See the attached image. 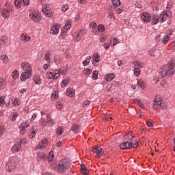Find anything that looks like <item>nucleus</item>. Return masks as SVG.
Instances as JSON below:
<instances>
[{
  "label": "nucleus",
  "mask_w": 175,
  "mask_h": 175,
  "mask_svg": "<svg viewBox=\"0 0 175 175\" xmlns=\"http://www.w3.org/2000/svg\"><path fill=\"white\" fill-rule=\"evenodd\" d=\"M175 62L170 61L169 64L165 66L163 69L159 72L160 77H172L175 74Z\"/></svg>",
  "instance_id": "1"
},
{
  "label": "nucleus",
  "mask_w": 175,
  "mask_h": 175,
  "mask_svg": "<svg viewBox=\"0 0 175 175\" xmlns=\"http://www.w3.org/2000/svg\"><path fill=\"white\" fill-rule=\"evenodd\" d=\"M21 68L23 72L21 75V81H27L28 79H31L32 76V66L28 62H23L21 64Z\"/></svg>",
  "instance_id": "2"
},
{
  "label": "nucleus",
  "mask_w": 175,
  "mask_h": 175,
  "mask_svg": "<svg viewBox=\"0 0 175 175\" xmlns=\"http://www.w3.org/2000/svg\"><path fill=\"white\" fill-rule=\"evenodd\" d=\"M172 17V14L168 12L167 14L161 13L160 15L153 14L152 16V24L157 25L158 23H165L167 20H169Z\"/></svg>",
  "instance_id": "3"
},
{
  "label": "nucleus",
  "mask_w": 175,
  "mask_h": 175,
  "mask_svg": "<svg viewBox=\"0 0 175 175\" xmlns=\"http://www.w3.org/2000/svg\"><path fill=\"white\" fill-rule=\"evenodd\" d=\"M69 167H70V161L67 159H63L59 163L57 172L59 173H64V172H66Z\"/></svg>",
  "instance_id": "4"
},
{
  "label": "nucleus",
  "mask_w": 175,
  "mask_h": 175,
  "mask_svg": "<svg viewBox=\"0 0 175 175\" xmlns=\"http://www.w3.org/2000/svg\"><path fill=\"white\" fill-rule=\"evenodd\" d=\"M29 16V18H31L32 21H34V23H40L42 21V16L39 11H31Z\"/></svg>",
  "instance_id": "5"
},
{
  "label": "nucleus",
  "mask_w": 175,
  "mask_h": 175,
  "mask_svg": "<svg viewBox=\"0 0 175 175\" xmlns=\"http://www.w3.org/2000/svg\"><path fill=\"white\" fill-rule=\"evenodd\" d=\"M27 143V139L25 138L19 139L16 144H15L12 148V151L14 154H16V152H18L21 150V145L25 144Z\"/></svg>",
  "instance_id": "6"
},
{
  "label": "nucleus",
  "mask_w": 175,
  "mask_h": 175,
  "mask_svg": "<svg viewBox=\"0 0 175 175\" xmlns=\"http://www.w3.org/2000/svg\"><path fill=\"white\" fill-rule=\"evenodd\" d=\"M5 169L8 172H13L16 169V160L13 158H10L5 165Z\"/></svg>",
  "instance_id": "7"
},
{
  "label": "nucleus",
  "mask_w": 175,
  "mask_h": 175,
  "mask_svg": "<svg viewBox=\"0 0 175 175\" xmlns=\"http://www.w3.org/2000/svg\"><path fill=\"white\" fill-rule=\"evenodd\" d=\"M13 10H14V7H13V5H10L8 7L7 9L3 10L1 15L3 18H9V17H10V14L12 13Z\"/></svg>",
  "instance_id": "8"
},
{
  "label": "nucleus",
  "mask_w": 175,
  "mask_h": 175,
  "mask_svg": "<svg viewBox=\"0 0 175 175\" xmlns=\"http://www.w3.org/2000/svg\"><path fill=\"white\" fill-rule=\"evenodd\" d=\"M132 136V133H128V134H126V135H124V139H129V143H130L131 146V148H135V147H137V146H139V142H137V141L134 140L133 139V137ZM131 137V138H130Z\"/></svg>",
  "instance_id": "9"
},
{
  "label": "nucleus",
  "mask_w": 175,
  "mask_h": 175,
  "mask_svg": "<svg viewBox=\"0 0 175 175\" xmlns=\"http://www.w3.org/2000/svg\"><path fill=\"white\" fill-rule=\"evenodd\" d=\"M42 13L46 16V17H53V10L50 8V5H44L42 8Z\"/></svg>",
  "instance_id": "10"
},
{
  "label": "nucleus",
  "mask_w": 175,
  "mask_h": 175,
  "mask_svg": "<svg viewBox=\"0 0 175 175\" xmlns=\"http://www.w3.org/2000/svg\"><path fill=\"white\" fill-rule=\"evenodd\" d=\"M29 127V121L25 120L19 125V128L21 129L20 134L21 135H25L27 132V128Z\"/></svg>",
  "instance_id": "11"
},
{
  "label": "nucleus",
  "mask_w": 175,
  "mask_h": 175,
  "mask_svg": "<svg viewBox=\"0 0 175 175\" xmlns=\"http://www.w3.org/2000/svg\"><path fill=\"white\" fill-rule=\"evenodd\" d=\"M47 144H49V141L47 139L44 138L39 142L38 145L36 146L38 150H44L46 147H47Z\"/></svg>",
  "instance_id": "12"
},
{
  "label": "nucleus",
  "mask_w": 175,
  "mask_h": 175,
  "mask_svg": "<svg viewBox=\"0 0 175 175\" xmlns=\"http://www.w3.org/2000/svg\"><path fill=\"white\" fill-rule=\"evenodd\" d=\"M46 79H48L49 80H50V79H53V80H57V79H58V77H59V73H54V72H47L46 74Z\"/></svg>",
  "instance_id": "13"
},
{
  "label": "nucleus",
  "mask_w": 175,
  "mask_h": 175,
  "mask_svg": "<svg viewBox=\"0 0 175 175\" xmlns=\"http://www.w3.org/2000/svg\"><path fill=\"white\" fill-rule=\"evenodd\" d=\"M141 19L144 23H150L151 21V16L147 12H144L141 16Z\"/></svg>",
  "instance_id": "14"
},
{
  "label": "nucleus",
  "mask_w": 175,
  "mask_h": 175,
  "mask_svg": "<svg viewBox=\"0 0 175 175\" xmlns=\"http://www.w3.org/2000/svg\"><path fill=\"white\" fill-rule=\"evenodd\" d=\"M92 64L94 66H98V62L100 61V56L98 53H94L92 57Z\"/></svg>",
  "instance_id": "15"
},
{
  "label": "nucleus",
  "mask_w": 175,
  "mask_h": 175,
  "mask_svg": "<svg viewBox=\"0 0 175 175\" xmlns=\"http://www.w3.org/2000/svg\"><path fill=\"white\" fill-rule=\"evenodd\" d=\"M75 42H80L81 40V37L84 36V30H80L79 31H77L75 33Z\"/></svg>",
  "instance_id": "16"
},
{
  "label": "nucleus",
  "mask_w": 175,
  "mask_h": 175,
  "mask_svg": "<svg viewBox=\"0 0 175 175\" xmlns=\"http://www.w3.org/2000/svg\"><path fill=\"white\" fill-rule=\"evenodd\" d=\"M172 8H173V1L170 0L167 3L165 12H163L162 13H165V14H167V13H171L172 16Z\"/></svg>",
  "instance_id": "17"
},
{
  "label": "nucleus",
  "mask_w": 175,
  "mask_h": 175,
  "mask_svg": "<svg viewBox=\"0 0 175 175\" xmlns=\"http://www.w3.org/2000/svg\"><path fill=\"white\" fill-rule=\"evenodd\" d=\"M21 42H23L24 43H25L27 42H29V40H31V36H29V34L23 33L21 36Z\"/></svg>",
  "instance_id": "18"
},
{
  "label": "nucleus",
  "mask_w": 175,
  "mask_h": 175,
  "mask_svg": "<svg viewBox=\"0 0 175 175\" xmlns=\"http://www.w3.org/2000/svg\"><path fill=\"white\" fill-rule=\"evenodd\" d=\"M59 32V26H58V25H56L52 27L50 30V33H52V35H58Z\"/></svg>",
  "instance_id": "19"
},
{
  "label": "nucleus",
  "mask_w": 175,
  "mask_h": 175,
  "mask_svg": "<svg viewBox=\"0 0 175 175\" xmlns=\"http://www.w3.org/2000/svg\"><path fill=\"white\" fill-rule=\"evenodd\" d=\"M75 94H76V91L75 90V89L72 88H68L66 91V95L71 98L73 97V96L75 95Z\"/></svg>",
  "instance_id": "20"
},
{
  "label": "nucleus",
  "mask_w": 175,
  "mask_h": 175,
  "mask_svg": "<svg viewBox=\"0 0 175 175\" xmlns=\"http://www.w3.org/2000/svg\"><path fill=\"white\" fill-rule=\"evenodd\" d=\"M36 133H38V126H33L29 134L30 139H33L36 136Z\"/></svg>",
  "instance_id": "21"
},
{
  "label": "nucleus",
  "mask_w": 175,
  "mask_h": 175,
  "mask_svg": "<svg viewBox=\"0 0 175 175\" xmlns=\"http://www.w3.org/2000/svg\"><path fill=\"white\" fill-rule=\"evenodd\" d=\"M120 147L122 150H128L132 148V145L129 143V141L127 142L122 143L120 145Z\"/></svg>",
  "instance_id": "22"
},
{
  "label": "nucleus",
  "mask_w": 175,
  "mask_h": 175,
  "mask_svg": "<svg viewBox=\"0 0 175 175\" xmlns=\"http://www.w3.org/2000/svg\"><path fill=\"white\" fill-rule=\"evenodd\" d=\"M92 152H94L95 154H97L98 157L103 155V150L102 149V148L99 146L93 148Z\"/></svg>",
  "instance_id": "23"
},
{
  "label": "nucleus",
  "mask_w": 175,
  "mask_h": 175,
  "mask_svg": "<svg viewBox=\"0 0 175 175\" xmlns=\"http://www.w3.org/2000/svg\"><path fill=\"white\" fill-rule=\"evenodd\" d=\"M116 78V75H114L113 73L107 74L105 76V79L106 81H111L114 80Z\"/></svg>",
  "instance_id": "24"
},
{
  "label": "nucleus",
  "mask_w": 175,
  "mask_h": 175,
  "mask_svg": "<svg viewBox=\"0 0 175 175\" xmlns=\"http://www.w3.org/2000/svg\"><path fill=\"white\" fill-rule=\"evenodd\" d=\"M157 53H158V50L155 47L152 48L148 51V53H149V55H150V57H155Z\"/></svg>",
  "instance_id": "25"
},
{
  "label": "nucleus",
  "mask_w": 175,
  "mask_h": 175,
  "mask_svg": "<svg viewBox=\"0 0 175 175\" xmlns=\"http://www.w3.org/2000/svg\"><path fill=\"white\" fill-rule=\"evenodd\" d=\"M46 159V154L44 152H39L37 154V161H44Z\"/></svg>",
  "instance_id": "26"
},
{
  "label": "nucleus",
  "mask_w": 175,
  "mask_h": 175,
  "mask_svg": "<svg viewBox=\"0 0 175 175\" xmlns=\"http://www.w3.org/2000/svg\"><path fill=\"white\" fill-rule=\"evenodd\" d=\"M72 28V21L68 20L66 21L65 25H64V29L66 31H69Z\"/></svg>",
  "instance_id": "27"
},
{
  "label": "nucleus",
  "mask_w": 175,
  "mask_h": 175,
  "mask_svg": "<svg viewBox=\"0 0 175 175\" xmlns=\"http://www.w3.org/2000/svg\"><path fill=\"white\" fill-rule=\"evenodd\" d=\"M118 43H120V40H118V38H111L110 39L111 46H116V44H118Z\"/></svg>",
  "instance_id": "28"
},
{
  "label": "nucleus",
  "mask_w": 175,
  "mask_h": 175,
  "mask_svg": "<svg viewBox=\"0 0 175 175\" xmlns=\"http://www.w3.org/2000/svg\"><path fill=\"white\" fill-rule=\"evenodd\" d=\"M133 65L134 66H135V68H138L139 69V68H144V64L143 62H141L140 61L134 62Z\"/></svg>",
  "instance_id": "29"
},
{
  "label": "nucleus",
  "mask_w": 175,
  "mask_h": 175,
  "mask_svg": "<svg viewBox=\"0 0 175 175\" xmlns=\"http://www.w3.org/2000/svg\"><path fill=\"white\" fill-rule=\"evenodd\" d=\"M66 70H68V66H65L59 68L58 72L56 73H59V75H65V73H66Z\"/></svg>",
  "instance_id": "30"
},
{
  "label": "nucleus",
  "mask_w": 175,
  "mask_h": 175,
  "mask_svg": "<svg viewBox=\"0 0 175 175\" xmlns=\"http://www.w3.org/2000/svg\"><path fill=\"white\" fill-rule=\"evenodd\" d=\"M33 81L35 84H37V85L42 84V79H40V76L36 75L33 78Z\"/></svg>",
  "instance_id": "31"
},
{
  "label": "nucleus",
  "mask_w": 175,
  "mask_h": 175,
  "mask_svg": "<svg viewBox=\"0 0 175 175\" xmlns=\"http://www.w3.org/2000/svg\"><path fill=\"white\" fill-rule=\"evenodd\" d=\"M65 129H64V126H58L56 130V135H58L59 136H61L62 133H64Z\"/></svg>",
  "instance_id": "32"
},
{
  "label": "nucleus",
  "mask_w": 175,
  "mask_h": 175,
  "mask_svg": "<svg viewBox=\"0 0 175 175\" xmlns=\"http://www.w3.org/2000/svg\"><path fill=\"white\" fill-rule=\"evenodd\" d=\"M81 172L82 173V174L84 175H87L90 173V172H88V170L85 168V166H84L83 164L81 165Z\"/></svg>",
  "instance_id": "33"
},
{
  "label": "nucleus",
  "mask_w": 175,
  "mask_h": 175,
  "mask_svg": "<svg viewBox=\"0 0 175 175\" xmlns=\"http://www.w3.org/2000/svg\"><path fill=\"white\" fill-rule=\"evenodd\" d=\"M68 84H69V79H66L61 82L60 85L62 88H65Z\"/></svg>",
  "instance_id": "34"
},
{
  "label": "nucleus",
  "mask_w": 175,
  "mask_h": 175,
  "mask_svg": "<svg viewBox=\"0 0 175 175\" xmlns=\"http://www.w3.org/2000/svg\"><path fill=\"white\" fill-rule=\"evenodd\" d=\"M17 117H18V113L17 112H13L10 116L11 121L14 122L17 120Z\"/></svg>",
  "instance_id": "35"
},
{
  "label": "nucleus",
  "mask_w": 175,
  "mask_h": 175,
  "mask_svg": "<svg viewBox=\"0 0 175 175\" xmlns=\"http://www.w3.org/2000/svg\"><path fill=\"white\" fill-rule=\"evenodd\" d=\"M0 58L3 64H8V62H9V57L6 55H2Z\"/></svg>",
  "instance_id": "36"
},
{
  "label": "nucleus",
  "mask_w": 175,
  "mask_h": 175,
  "mask_svg": "<svg viewBox=\"0 0 175 175\" xmlns=\"http://www.w3.org/2000/svg\"><path fill=\"white\" fill-rule=\"evenodd\" d=\"M1 42L3 44H8V43H9V39L8 38V36H2L1 38Z\"/></svg>",
  "instance_id": "37"
},
{
  "label": "nucleus",
  "mask_w": 175,
  "mask_h": 175,
  "mask_svg": "<svg viewBox=\"0 0 175 175\" xmlns=\"http://www.w3.org/2000/svg\"><path fill=\"white\" fill-rule=\"evenodd\" d=\"M46 121L50 126L54 125V120L49 115L46 116Z\"/></svg>",
  "instance_id": "38"
},
{
  "label": "nucleus",
  "mask_w": 175,
  "mask_h": 175,
  "mask_svg": "<svg viewBox=\"0 0 175 175\" xmlns=\"http://www.w3.org/2000/svg\"><path fill=\"white\" fill-rule=\"evenodd\" d=\"M5 87V79L2 77H0V91H1V90H3Z\"/></svg>",
  "instance_id": "39"
},
{
  "label": "nucleus",
  "mask_w": 175,
  "mask_h": 175,
  "mask_svg": "<svg viewBox=\"0 0 175 175\" xmlns=\"http://www.w3.org/2000/svg\"><path fill=\"white\" fill-rule=\"evenodd\" d=\"M155 103L154 104V107H157L159 105H161V99L159 98V96H157L154 99Z\"/></svg>",
  "instance_id": "40"
},
{
  "label": "nucleus",
  "mask_w": 175,
  "mask_h": 175,
  "mask_svg": "<svg viewBox=\"0 0 175 175\" xmlns=\"http://www.w3.org/2000/svg\"><path fill=\"white\" fill-rule=\"evenodd\" d=\"M71 131L75 133H79V126L76 124H73L72 126Z\"/></svg>",
  "instance_id": "41"
},
{
  "label": "nucleus",
  "mask_w": 175,
  "mask_h": 175,
  "mask_svg": "<svg viewBox=\"0 0 175 175\" xmlns=\"http://www.w3.org/2000/svg\"><path fill=\"white\" fill-rule=\"evenodd\" d=\"M53 159H54V152H53V150H51L48 156V161L51 162L53 161Z\"/></svg>",
  "instance_id": "42"
},
{
  "label": "nucleus",
  "mask_w": 175,
  "mask_h": 175,
  "mask_svg": "<svg viewBox=\"0 0 175 175\" xmlns=\"http://www.w3.org/2000/svg\"><path fill=\"white\" fill-rule=\"evenodd\" d=\"M170 40V37L169 36H164V37L162 38V43L163 44H167V42Z\"/></svg>",
  "instance_id": "43"
},
{
  "label": "nucleus",
  "mask_w": 175,
  "mask_h": 175,
  "mask_svg": "<svg viewBox=\"0 0 175 175\" xmlns=\"http://www.w3.org/2000/svg\"><path fill=\"white\" fill-rule=\"evenodd\" d=\"M18 76H19L18 71L15 70V71L12 72V77L14 79V80H17V79H18Z\"/></svg>",
  "instance_id": "44"
},
{
  "label": "nucleus",
  "mask_w": 175,
  "mask_h": 175,
  "mask_svg": "<svg viewBox=\"0 0 175 175\" xmlns=\"http://www.w3.org/2000/svg\"><path fill=\"white\" fill-rule=\"evenodd\" d=\"M90 61H91V57L88 56L85 58V59L83 62V66H87V65H88V64H90Z\"/></svg>",
  "instance_id": "45"
},
{
  "label": "nucleus",
  "mask_w": 175,
  "mask_h": 175,
  "mask_svg": "<svg viewBox=\"0 0 175 175\" xmlns=\"http://www.w3.org/2000/svg\"><path fill=\"white\" fill-rule=\"evenodd\" d=\"M145 83L143 80L142 79H139L137 81V85H139V87H140L141 88H144V86H145Z\"/></svg>",
  "instance_id": "46"
},
{
  "label": "nucleus",
  "mask_w": 175,
  "mask_h": 175,
  "mask_svg": "<svg viewBox=\"0 0 175 175\" xmlns=\"http://www.w3.org/2000/svg\"><path fill=\"white\" fill-rule=\"evenodd\" d=\"M92 73V70L87 68L85 70H83V75H85V76H90V74Z\"/></svg>",
  "instance_id": "47"
},
{
  "label": "nucleus",
  "mask_w": 175,
  "mask_h": 175,
  "mask_svg": "<svg viewBox=\"0 0 175 175\" xmlns=\"http://www.w3.org/2000/svg\"><path fill=\"white\" fill-rule=\"evenodd\" d=\"M113 5L115 8H118L121 5V1L120 0H113Z\"/></svg>",
  "instance_id": "48"
},
{
  "label": "nucleus",
  "mask_w": 175,
  "mask_h": 175,
  "mask_svg": "<svg viewBox=\"0 0 175 175\" xmlns=\"http://www.w3.org/2000/svg\"><path fill=\"white\" fill-rule=\"evenodd\" d=\"M51 56V53L50 52H48L46 53L44 57V59H45V61H46L47 62H49Z\"/></svg>",
  "instance_id": "49"
},
{
  "label": "nucleus",
  "mask_w": 175,
  "mask_h": 175,
  "mask_svg": "<svg viewBox=\"0 0 175 175\" xmlns=\"http://www.w3.org/2000/svg\"><path fill=\"white\" fill-rule=\"evenodd\" d=\"M51 98L53 100H55V99H58V92H54L53 94L51 95Z\"/></svg>",
  "instance_id": "50"
},
{
  "label": "nucleus",
  "mask_w": 175,
  "mask_h": 175,
  "mask_svg": "<svg viewBox=\"0 0 175 175\" xmlns=\"http://www.w3.org/2000/svg\"><path fill=\"white\" fill-rule=\"evenodd\" d=\"M21 1L20 0H16L14 2V5L16 6V8H17V9H20V8H21Z\"/></svg>",
  "instance_id": "51"
},
{
  "label": "nucleus",
  "mask_w": 175,
  "mask_h": 175,
  "mask_svg": "<svg viewBox=\"0 0 175 175\" xmlns=\"http://www.w3.org/2000/svg\"><path fill=\"white\" fill-rule=\"evenodd\" d=\"M134 102H135V103H136L137 105H138V106H141V107H142V109H144V105L142 103V101H141L140 100H139V99H135V100H134Z\"/></svg>",
  "instance_id": "52"
},
{
  "label": "nucleus",
  "mask_w": 175,
  "mask_h": 175,
  "mask_svg": "<svg viewBox=\"0 0 175 175\" xmlns=\"http://www.w3.org/2000/svg\"><path fill=\"white\" fill-rule=\"evenodd\" d=\"M156 107H160L161 109H163V110H165V109H167V105H166V104L165 103H162L161 102V104L157 106Z\"/></svg>",
  "instance_id": "53"
},
{
  "label": "nucleus",
  "mask_w": 175,
  "mask_h": 175,
  "mask_svg": "<svg viewBox=\"0 0 175 175\" xmlns=\"http://www.w3.org/2000/svg\"><path fill=\"white\" fill-rule=\"evenodd\" d=\"M21 103L20 102V100H18V98H15L13 101L14 106H20Z\"/></svg>",
  "instance_id": "54"
},
{
  "label": "nucleus",
  "mask_w": 175,
  "mask_h": 175,
  "mask_svg": "<svg viewBox=\"0 0 175 175\" xmlns=\"http://www.w3.org/2000/svg\"><path fill=\"white\" fill-rule=\"evenodd\" d=\"M135 76H139L140 75V68L135 67L134 69Z\"/></svg>",
  "instance_id": "55"
},
{
  "label": "nucleus",
  "mask_w": 175,
  "mask_h": 175,
  "mask_svg": "<svg viewBox=\"0 0 175 175\" xmlns=\"http://www.w3.org/2000/svg\"><path fill=\"white\" fill-rule=\"evenodd\" d=\"M98 32H104L105 31V26L103 25H99L98 26Z\"/></svg>",
  "instance_id": "56"
},
{
  "label": "nucleus",
  "mask_w": 175,
  "mask_h": 175,
  "mask_svg": "<svg viewBox=\"0 0 175 175\" xmlns=\"http://www.w3.org/2000/svg\"><path fill=\"white\" fill-rule=\"evenodd\" d=\"M99 72L98 71H94L92 73V77L94 80H96L98 79V75Z\"/></svg>",
  "instance_id": "57"
},
{
  "label": "nucleus",
  "mask_w": 175,
  "mask_h": 175,
  "mask_svg": "<svg viewBox=\"0 0 175 175\" xmlns=\"http://www.w3.org/2000/svg\"><path fill=\"white\" fill-rule=\"evenodd\" d=\"M69 9V6L68 5H64L62 7V12H63V13H65V12H66V10H68Z\"/></svg>",
  "instance_id": "58"
},
{
  "label": "nucleus",
  "mask_w": 175,
  "mask_h": 175,
  "mask_svg": "<svg viewBox=\"0 0 175 175\" xmlns=\"http://www.w3.org/2000/svg\"><path fill=\"white\" fill-rule=\"evenodd\" d=\"M122 12H124L123 7L116 8V12L118 13V14H121V13H122Z\"/></svg>",
  "instance_id": "59"
},
{
  "label": "nucleus",
  "mask_w": 175,
  "mask_h": 175,
  "mask_svg": "<svg viewBox=\"0 0 175 175\" xmlns=\"http://www.w3.org/2000/svg\"><path fill=\"white\" fill-rule=\"evenodd\" d=\"M90 27L92 29H95V28H96V23L95 22H91L90 23Z\"/></svg>",
  "instance_id": "60"
},
{
  "label": "nucleus",
  "mask_w": 175,
  "mask_h": 175,
  "mask_svg": "<svg viewBox=\"0 0 175 175\" xmlns=\"http://www.w3.org/2000/svg\"><path fill=\"white\" fill-rule=\"evenodd\" d=\"M40 124L42 126H47V123H46V120L44 118H41V120H40Z\"/></svg>",
  "instance_id": "61"
},
{
  "label": "nucleus",
  "mask_w": 175,
  "mask_h": 175,
  "mask_svg": "<svg viewBox=\"0 0 175 175\" xmlns=\"http://www.w3.org/2000/svg\"><path fill=\"white\" fill-rule=\"evenodd\" d=\"M103 47L104 49H105V50H109V49H110V44H109V42L104 43Z\"/></svg>",
  "instance_id": "62"
},
{
  "label": "nucleus",
  "mask_w": 175,
  "mask_h": 175,
  "mask_svg": "<svg viewBox=\"0 0 175 175\" xmlns=\"http://www.w3.org/2000/svg\"><path fill=\"white\" fill-rule=\"evenodd\" d=\"M90 103H91V101L86 100L83 103V107H85V106H88V105H90Z\"/></svg>",
  "instance_id": "63"
},
{
  "label": "nucleus",
  "mask_w": 175,
  "mask_h": 175,
  "mask_svg": "<svg viewBox=\"0 0 175 175\" xmlns=\"http://www.w3.org/2000/svg\"><path fill=\"white\" fill-rule=\"evenodd\" d=\"M38 117V116H36V114H33L31 117V118L30 119V122H33V121H35V119Z\"/></svg>",
  "instance_id": "64"
}]
</instances>
